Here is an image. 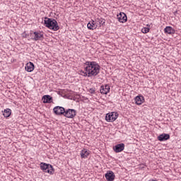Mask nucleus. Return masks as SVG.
I'll list each match as a JSON object with an SVG mask.
<instances>
[{"label":"nucleus","instance_id":"obj_1","mask_svg":"<svg viewBox=\"0 0 181 181\" xmlns=\"http://www.w3.org/2000/svg\"><path fill=\"white\" fill-rule=\"evenodd\" d=\"M85 65V71H87L88 77H95L100 74L101 66L96 62H86Z\"/></svg>","mask_w":181,"mask_h":181},{"label":"nucleus","instance_id":"obj_2","mask_svg":"<svg viewBox=\"0 0 181 181\" xmlns=\"http://www.w3.org/2000/svg\"><path fill=\"white\" fill-rule=\"evenodd\" d=\"M44 25L46 26V28H48V29H51L52 30L57 31L60 29V27L57 23V21H56L54 18H49L45 17L44 20Z\"/></svg>","mask_w":181,"mask_h":181},{"label":"nucleus","instance_id":"obj_3","mask_svg":"<svg viewBox=\"0 0 181 181\" xmlns=\"http://www.w3.org/2000/svg\"><path fill=\"white\" fill-rule=\"evenodd\" d=\"M40 168L41 170L45 173H49V175H53L54 173V168H53L52 165L46 163H40Z\"/></svg>","mask_w":181,"mask_h":181},{"label":"nucleus","instance_id":"obj_4","mask_svg":"<svg viewBox=\"0 0 181 181\" xmlns=\"http://www.w3.org/2000/svg\"><path fill=\"white\" fill-rule=\"evenodd\" d=\"M118 118V112H111L106 114L105 120L107 122H114Z\"/></svg>","mask_w":181,"mask_h":181},{"label":"nucleus","instance_id":"obj_5","mask_svg":"<svg viewBox=\"0 0 181 181\" xmlns=\"http://www.w3.org/2000/svg\"><path fill=\"white\" fill-rule=\"evenodd\" d=\"M77 114V111L74 109H68L67 110H65V112L64 113V116L66 118H74Z\"/></svg>","mask_w":181,"mask_h":181},{"label":"nucleus","instance_id":"obj_6","mask_svg":"<svg viewBox=\"0 0 181 181\" xmlns=\"http://www.w3.org/2000/svg\"><path fill=\"white\" fill-rule=\"evenodd\" d=\"M117 21L120 22L121 23H125L127 21H128V17H127V14L123 12H120L119 14L117 16Z\"/></svg>","mask_w":181,"mask_h":181},{"label":"nucleus","instance_id":"obj_7","mask_svg":"<svg viewBox=\"0 0 181 181\" xmlns=\"http://www.w3.org/2000/svg\"><path fill=\"white\" fill-rule=\"evenodd\" d=\"M53 111L56 115H64L66 110L63 107L57 106L54 107Z\"/></svg>","mask_w":181,"mask_h":181},{"label":"nucleus","instance_id":"obj_8","mask_svg":"<svg viewBox=\"0 0 181 181\" xmlns=\"http://www.w3.org/2000/svg\"><path fill=\"white\" fill-rule=\"evenodd\" d=\"M124 149H125V144H124V143L117 144L113 148V150L115 151V152H116V153H119V152H122Z\"/></svg>","mask_w":181,"mask_h":181},{"label":"nucleus","instance_id":"obj_9","mask_svg":"<svg viewBox=\"0 0 181 181\" xmlns=\"http://www.w3.org/2000/svg\"><path fill=\"white\" fill-rule=\"evenodd\" d=\"M157 139L160 141V142H164V141L170 139V135H169V134L163 133L157 137Z\"/></svg>","mask_w":181,"mask_h":181},{"label":"nucleus","instance_id":"obj_10","mask_svg":"<svg viewBox=\"0 0 181 181\" xmlns=\"http://www.w3.org/2000/svg\"><path fill=\"white\" fill-rule=\"evenodd\" d=\"M105 177L107 181H114L115 179V175H114V172L109 171L105 175Z\"/></svg>","mask_w":181,"mask_h":181},{"label":"nucleus","instance_id":"obj_11","mask_svg":"<svg viewBox=\"0 0 181 181\" xmlns=\"http://www.w3.org/2000/svg\"><path fill=\"white\" fill-rule=\"evenodd\" d=\"M98 27V24L95 23V21H90L87 25V28L90 30H94V29H97Z\"/></svg>","mask_w":181,"mask_h":181},{"label":"nucleus","instance_id":"obj_12","mask_svg":"<svg viewBox=\"0 0 181 181\" xmlns=\"http://www.w3.org/2000/svg\"><path fill=\"white\" fill-rule=\"evenodd\" d=\"M42 103L44 104H50L53 103V98L49 95H45L42 97Z\"/></svg>","mask_w":181,"mask_h":181},{"label":"nucleus","instance_id":"obj_13","mask_svg":"<svg viewBox=\"0 0 181 181\" xmlns=\"http://www.w3.org/2000/svg\"><path fill=\"white\" fill-rule=\"evenodd\" d=\"M25 69L26 71H28V73H32V71L35 70V64H33V63L30 62L26 64Z\"/></svg>","mask_w":181,"mask_h":181},{"label":"nucleus","instance_id":"obj_14","mask_svg":"<svg viewBox=\"0 0 181 181\" xmlns=\"http://www.w3.org/2000/svg\"><path fill=\"white\" fill-rule=\"evenodd\" d=\"M110 90H111V88H110L109 85H105V86H102L100 87V93L101 94H108V93H110Z\"/></svg>","mask_w":181,"mask_h":181},{"label":"nucleus","instance_id":"obj_15","mask_svg":"<svg viewBox=\"0 0 181 181\" xmlns=\"http://www.w3.org/2000/svg\"><path fill=\"white\" fill-rule=\"evenodd\" d=\"M33 40L37 42V40H43V33L34 32V37L33 38Z\"/></svg>","mask_w":181,"mask_h":181},{"label":"nucleus","instance_id":"obj_16","mask_svg":"<svg viewBox=\"0 0 181 181\" xmlns=\"http://www.w3.org/2000/svg\"><path fill=\"white\" fill-rule=\"evenodd\" d=\"M164 32L165 33H168V35H174L175 33V29H173V28H172L171 26H167L165 29H164Z\"/></svg>","mask_w":181,"mask_h":181},{"label":"nucleus","instance_id":"obj_17","mask_svg":"<svg viewBox=\"0 0 181 181\" xmlns=\"http://www.w3.org/2000/svg\"><path fill=\"white\" fill-rule=\"evenodd\" d=\"M3 112V115L5 117V118H9V117H11V114H12V110H11L9 108H7L5 109Z\"/></svg>","mask_w":181,"mask_h":181},{"label":"nucleus","instance_id":"obj_18","mask_svg":"<svg viewBox=\"0 0 181 181\" xmlns=\"http://www.w3.org/2000/svg\"><path fill=\"white\" fill-rule=\"evenodd\" d=\"M134 100L137 105H141L144 101V96H136Z\"/></svg>","mask_w":181,"mask_h":181},{"label":"nucleus","instance_id":"obj_19","mask_svg":"<svg viewBox=\"0 0 181 181\" xmlns=\"http://www.w3.org/2000/svg\"><path fill=\"white\" fill-rule=\"evenodd\" d=\"M90 155V153L86 149H83L81 151V158H86Z\"/></svg>","mask_w":181,"mask_h":181},{"label":"nucleus","instance_id":"obj_20","mask_svg":"<svg viewBox=\"0 0 181 181\" xmlns=\"http://www.w3.org/2000/svg\"><path fill=\"white\" fill-rule=\"evenodd\" d=\"M149 30H150L149 28H146V27L143 28L141 29L142 33H148Z\"/></svg>","mask_w":181,"mask_h":181},{"label":"nucleus","instance_id":"obj_21","mask_svg":"<svg viewBox=\"0 0 181 181\" xmlns=\"http://www.w3.org/2000/svg\"><path fill=\"white\" fill-rule=\"evenodd\" d=\"M81 73L83 74L84 77H88V72H87L86 71V72H84V71H81Z\"/></svg>","mask_w":181,"mask_h":181},{"label":"nucleus","instance_id":"obj_22","mask_svg":"<svg viewBox=\"0 0 181 181\" xmlns=\"http://www.w3.org/2000/svg\"><path fill=\"white\" fill-rule=\"evenodd\" d=\"M97 22L98 25V23L99 25H104V23H105V21H103V20H98Z\"/></svg>","mask_w":181,"mask_h":181},{"label":"nucleus","instance_id":"obj_23","mask_svg":"<svg viewBox=\"0 0 181 181\" xmlns=\"http://www.w3.org/2000/svg\"><path fill=\"white\" fill-rule=\"evenodd\" d=\"M89 93H90V94H94V93H95V90L92 88L89 90Z\"/></svg>","mask_w":181,"mask_h":181}]
</instances>
